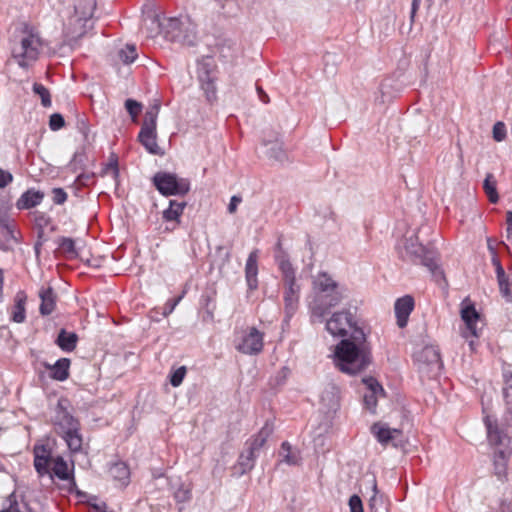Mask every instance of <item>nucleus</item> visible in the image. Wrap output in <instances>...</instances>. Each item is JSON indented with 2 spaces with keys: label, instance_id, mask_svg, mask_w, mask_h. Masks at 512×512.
Wrapping results in <instances>:
<instances>
[{
  "label": "nucleus",
  "instance_id": "obj_53",
  "mask_svg": "<svg viewBox=\"0 0 512 512\" xmlns=\"http://www.w3.org/2000/svg\"><path fill=\"white\" fill-rule=\"evenodd\" d=\"M76 129L81 133L85 140L88 139L89 125L84 116H78L76 119Z\"/></svg>",
  "mask_w": 512,
  "mask_h": 512
},
{
  "label": "nucleus",
  "instance_id": "obj_16",
  "mask_svg": "<svg viewBox=\"0 0 512 512\" xmlns=\"http://www.w3.org/2000/svg\"><path fill=\"white\" fill-rule=\"evenodd\" d=\"M187 203L185 201L169 200L168 207L162 212V219L168 223L165 231L172 232L181 223V217Z\"/></svg>",
  "mask_w": 512,
  "mask_h": 512
},
{
  "label": "nucleus",
  "instance_id": "obj_35",
  "mask_svg": "<svg viewBox=\"0 0 512 512\" xmlns=\"http://www.w3.org/2000/svg\"><path fill=\"white\" fill-rule=\"evenodd\" d=\"M200 304L205 310L207 316L212 319L216 309L215 292H205L202 294Z\"/></svg>",
  "mask_w": 512,
  "mask_h": 512
},
{
  "label": "nucleus",
  "instance_id": "obj_12",
  "mask_svg": "<svg viewBox=\"0 0 512 512\" xmlns=\"http://www.w3.org/2000/svg\"><path fill=\"white\" fill-rule=\"evenodd\" d=\"M362 329L358 326L354 314L349 310L335 312L326 322V330L333 336L345 338L348 330Z\"/></svg>",
  "mask_w": 512,
  "mask_h": 512
},
{
  "label": "nucleus",
  "instance_id": "obj_18",
  "mask_svg": "<svg viewBox=\"0 0 512 512\" xmlns=\"http://www.w3.org/2000/svg\"><path fill=\"white\" fill-rule=\"evenodd\" d=\"M414 306V298L411 295H405L396 300L394 311L399 328H404L407 326L409 316L413 311Z\"/></svg>",
  "mask_w": 512,
  "mask_h": 512
},
{
  "label": "nucleus",
  "instance_id": "obj_39",
  "mask_svg": "<svg viewBox=\"0 0 512 512\" xmlns=\"http://www.w3.org/2000/svg\"><path fill=\"white\" fill-rule=\"evenodd\" d=\"M0 228L6 238L16 240L13 221L6 214H0Z\"/></svg>",
  "mask_w": 512,
  "mask_h": 512
},
{
  "label": "nucleus",
  "instance_id": "obj_20",
  "mask_svg": "<svg viewBox=\"0 0 512 512\" xmlns=\"http://www.w3.org/2000/svg\"><path fill=\"white\" fill-rule=\"evenodd\" d=\"M258 253L257 249L251 251L245 264V280L249 292L258 288Z\"/></svg>",
  "mask_w": 512,
  "mask_h": 512
},
{
  "label": "nucleus",
  "instance_id": "obj_19",
  "mask_svg": "<svg viewBox=\"0 0 512 512\" xmlns=\"http://www.w3.org/2000/svg\"><path fill=\"white\" fill-rule=\"evenodd\" d=\"M340 388L329 383L321 394V404L326 409L327 414H335L340 409Z\"/></svg>",
  "mask_w": 512,
  "mask_h": 512
},
{
  "label": "nucleus",
  "instance_id": "obj_52",
  "mask_svg": "<svg viewBox=\"0 0 512 512\" xmlns=\"http://www.w3.org/2000/svg\"><path fill=\"white\" fill-rule=\"evenodd\" d=\"M493 138L494 140L500 142L506 137V127L503 122H496L493 126Z\"/></svg>",
  "mask_w": 512,
  "mask_h": 512
},
{
  "label": "nucleus",
  "instance_id": "obj_3",
  "mask_svg": "<svg viewBox=\"0 0 512 512\" xmlns=\"http://www.w3.org/2000/svg\"><path fill=\"white\" fill-rule=\"evenodd\" d=\"M317 293L310 304L312 321L322 322L331 308L337 306L345 297L346 288L340 286L332 277L321 272L314 280Z\"/></svg>",
  "mask_w": 512,
  "mask_h": 512
},
{
  "label": "nucleus",
  "instance_id": "obj_11",
  "mask_svg": "<svg viewBox=\"0 0 512 512\" xmlns=\"http://www.w3.org/2000/svg\"><path fill=\"white\" fill-rule=\"evenodd\" d=\"M41 44L39 36L28 33L21 39L20 44L13 48L12 57L20 67L28 68L38 59Z\"/></svg>",
  "mask_w": 512,
  "mask_h": 512
},
{
  "label": "nucleus",
  "instance_id": "obj_25",
  "mask_svg": "<svg viewBox=\"0 0 512 512\" xmlns=\"http://www.w3.org/2000/svg\"><path fill=\"white\" fill-rule=\"evenodd\" d=\"M39 297L41 299L39 312L42 316H48L56 308L57 295L52 287H42L39 291Z\"/></svg>",
  "mask_w": 512,
  "mask_h": 512
},
{
  "label": "nucleus",
  "instance_id": "obj_28",
  "mask_svg": "<svg viewBox=\"0 0 512 512\" xmlns=\"http://www.w3.org/2000/svg\"><path fill=\"white\" fill-rule=\"evenodd\" d=\"M273 431V423L267 421L261 430L253 437V439L246 442L247 447L259 454L260 449L264 446L265 442L273 433Z\"/></svg>",
  "mask_w": 512,
  "mask_h": 512
},
{
  "label": "nucleus",
  "instance_id": "obj_40",
  "mask_svg": "<svg viewBox=\"0 0 512 512\" xmlns=\"http://www.w3.org/2000/svg\"><path fill=\"white\" fill-rule=\"evenodd\" d=\"M118 56L124 64H130L137 58L136 47L134 45L127 44L125 48L118 52Z\"/></svg>",
  "mask_w": 512,
  "mask_h": 512
},
{
  "label": "nucleus",
  "instance_id": "obj_37",
  "mask_svg": "<svg viewBox=\"0 0 512 512\" xmlns=\"http://www.w3.org/2000/svg\"><path fill=\"white\" fill-rule=\"evenodd\" d=\"M373 496L369 500V511L370 512H387V509L383 505V500L381 497L377 496V483L376 480L373 479Z\"/></svg>",
  "mask_w": 512,
  "mask_h": 512
},
{
  "label": "nucleus",
  "instance_id": "obj_63",
  "mask_svg": "<svg viewBox=\"0 0 512 512\" xmlns=\"http://www.w3.org/2000/svg\"><path fill=\"white\" fill-rule=\"evenodd\" d=\"M504 387L503 390H512V372H506L503 374Z\"/></svg>",
  "mask_w": 512,
  "mask_h": 512
},
{
  "label": "nucleus",
  "instance_id": "obj_32",
  "mask_svg": "<svg viewBox=\"0 0 512 512\" xmlns=\"http://www.w3.org/2000/svg\"><path fill=\"white\" fill-rule=\"evenodd\" d=\"M26 296L20 292L15 297V304L12 308L11 319L16 323H22L26 318L25 310Z\"/></svg>",
  "mask_w": 512,
  "mask_h": 512
},
{
  "label": "nucleus",
  "instance_id": "obj_15",
  "mask_svg": "<svg viewBox=\"0 0 512 512\" xmlns=\"http://www.w3.org/2000/svg\"><path fill=\"white\" fill-rule=\"evenodd\" d=\"M461 318L465 323L466 331L463 332L464 337L473 336L479 337V332L477 328V322L480 319V314L476 310L475 306L471 302H467L466 300L462 302L461 307Z\"/></svg>",
  "mask_w": 512,
  "mask_h": 512
},
{
  "label": "nucleus",
  "instance_id": "obj_9",
  "mask_svg": "<svg viewBox=\"0 0 512 512\" xmlns=\"http://www.w3.org/2000/svg\"><path fill=\"white\" fill-rule=\"evenodd\" d=\"M159 110L160 105L155 104L146 111L138 134L139 142L153 155L163 154V151L157 144L156 124Z\"/></svg>",
  "mask_w": 512,
  "mask_h": 512
},
{
  "label": "nucleus",
  "instance_id": "obj_17",
  "mask_svg": "<svg viewBox=\"0 0 512 512\" xmlns=\"http://www.w3.org/2000/svg\"><path fill=\"white\" fill-rule=\"evenodd\" d=\"M285 285L284 303L287 317H292L298 307L299 286L296 285V277L283 278Z\"/></svg>",
  "mask_w": 512,
  "mask_h": 512
},
{
  "label": "nucleus",
  "instance_id": "obj_23",
  "mask_svg": "<svg viewBox=\"0 0 512 512\" xmlns=\"http://www.w3.org/2000/svg\"><path fill=\"white\" fill-rule=\"evenodd\" d=\"M274 259L283 278H291L292 275H295V269L289 260V255L282 247L281 238L278 239L275 245Z\"/></svg>",
  "mask_w": 512,
  "mask_h": 512
},
{
  "label": "nucleus",
  "instance_id": "obj_46",
  "mask_svg": "<svg viewBox=\"0 0 512 512\" xmlns=\"http://www.w3.org/2000/svg\"><path fill=\"white\" fill-rule=\"evenodd\" d=\"M363 382L367 385L369 393L385 395V391L381 384L373 377L364 378Z\"/></svg>",
  "mask_w": 512,
  "mask_h": 512
},
{
  "label": "nucleus",
  "instance_id": "obj_62",
  "mask_svg": "<svg viewBox=\"0 0 512 512\" xmlns=\"http://www.w3.org/2000/svg\"><path fill=\"white\" fill-rule=\"evenodd\" d=\"M284 461L289 465H297L299 462V457L296 454L290 452L284 456Z\"/></svg>",
  "mask_w": 512,
  "mask_h": 512
},
{
  "label": "nucleus",
  "instance_id": "obj_34",
  "mask_svg": "<svg viewBox=\"0 0 512 512\" xmlns=\"http://www.w3.org/2000/svg\"><path fill=\"white\" fill-rule=\"evenodd\" d=\"M268 145V143H265ZM266 155L275 161H278L280 163H283L287 159V154L285 150L283 149L282 143L276 141V142H269V147L266 151Z\"/></svg>",
  "mask_w": 512,
  "mask_h": 512
},
{
  "label": "nucleus",
  "instance_id": "obj_31",
  "mask_svg": "<svg viewBox=\"0 0 512 512\" xmlns=\"http://www.w3.org/2000/svg\"><path fill=\"white\" fill-rule=\"evenodd\" d=\"M53 474L63 481H70L73 486H76L73 475L68 470L67 462L63 457L57 456L53 461L52 467Z\"/></svg>",
  "mask_w": 512,
  "mask_h": 512
},
{
  "label": "nucleus",
  "instance_id": "obj_21",
  "mask_svg": "<svg viewBox=\"0 0 512 512\" xmlns=\"http://www.w3.org/2000/svg\"><path fill=\"white\" fill-rule=\"evenodd\" d=\"M46 370L50 371V378L56 381H65L70 376L71 360L69 358H60L54 364L42 362Z\"/></svg>",
  "mask_w": 512,
  "mask_h": 512
},
{
  "label": "nucleus",
  "instance_id": "obj_33",
  "mask_svg": "<svg viewBox=\"0 0 512 512\" xmlns=\"http://www.w3.org/2000/svg\"><path fill=\"white\" fill-rule=\"evenodd\" d=\"M497 181L492 173H487L483 182V189L489 199V201L493 204L497 203L499 200V195L497 192Z\"/></svg>",
  "mask_w": 512,
  "mask_h": 512
},
{
  "label": "nucleus",
  "instance_id": "obj_8",
  "mask_svg": "<svg viewBox=\"0 0 512 512\" xmlns=\"http://www.w3.org/2000/svg\"><path fill=\"white\" fill-rule=\"evenodd\" d=\"M155 189L165 197L185 196L190 191V181L179 177L176 173L158 171L151 178Z\"/></svg>",
  "mask_w": 512,
  "mask_h": 512
},
{
  "label": "nucleus",
  "instance_id": "obj_10",
  "mask_svg": "<svg viewBox=\"0 0 512 512\" xmlns=\"http://www.w3.org/2000/svg\"><path fill=\"white\" fill-rule=\"evenodd\" d=\"M419 373L428 379L436 378L443 368L440 350L437 346L426 345L415 353Z\"/></svg>",
  "mask_w": 512,
  "mask_h": 512
},
{
  "label": "nucleus",
  "instance_id": "obj_42",
  "mask_svg": "<svg viewBox=\"0 0 512 512\" xmlns=\"http://www.w3.org/2000/svg\"><path fill=\"white\" fill-rule=\"evenodd\" d=\"M497 282L501 295L506 299V301L511 302L512 293L510 291L511 282L509 277L505 274L504 277H498Z\"/></svg>",
  "mask_w": 512,
  "mask_h": 512
},
{
  "label": "nucleus",
  "instance_id": "obj_58",
  "mask_svg": "<svg viewBox=\"0 0 512 512\" xmlns=\"http://www.w3.org/2000/svg\"><path fill=\"white\" fill-rule=\"evenodd\" d=\"M94 173H81L77 176L76 182L81 186H89L94 183Z\"/></svg>",
  "mask_w": 512,
  "mask_h": 512
},
{
  "label": "nucleus",
  "instance_id": "obj_5",
  "mask_svg": "<svg viewBox=\"0 0 512 512\" xmlns=\"http://www.w3.org/2000/svg\"><path fill=\"white\" fill-rule=\"evenodd\" d=\"M69 400L60 398L55 409L54 424L57 433L64 439L71 453L82 451L83 437L80 421L68 410Z\"/></svg>",
  "mask_w": 512,
  "mask_h": 512
},
{
  "label": "nucleus",
  "instance_id": "obj_47",
  "mask_svg": "<svg viewBox=\"0 0 512 512\" xmlns=\"http://www.w3.org/2000/svg\"><path fill=\"white\" fill-rule=\"evenodd\" d=\"M186 367L181 366L173 371L170 375V383L173 387H178L182 382L186 375Z\"/></svg>",
  "mask_w": 512,
  "mask_h": 512
},
{
  "label": "nucleus",
  "instance_id": "obj_45",
  "mask_svg": "<svg viewBox=\"0 0 512 512\" xmlns=\"http://www.w3.org/2000/svg\"><path fill=\"white\" fill-rule=\"evenodd\" d=\"M6 504L7 506H5L0 512H22L15 492L8 495L6 498Z\"/></svg>",
  "mask_w": 512,
  "mask_h": 512
},
{
  "label": "nucleus",
  "instance_id": "obj_59",
  "mask_svg": "<svg viewBox=\"0 0 512 512\" xmlns=\"http://www.w3.org/2000/svg\"><path fill=\"white\" fill-rule=\"evenodd\" d=\"M109 170L112 171L113 178L117 180L119 177V167H118V160L116 156H113L110 159V162L105 166L104 173H107Z\"/></svg>",
  "mask_w": 512,
  "mask_h": 512
},
{
  "label": "nucleus",
  "instance_id": "obj_57",
  "mask_svg": "<svg viewBox=\"0 0 512 512\" xmlns=\"http://www.w3.org/2000/svg\"><path fill=\"white\" fill-rule=\"evenodd\" d=\"M182 297H183V295H180L178 297L171 298V299L167 300V302L165 303L164 308H163V315L165 317L174 311L175 307L179 304Z\"/></svg>",
  "mask_w": 512,
  "mask_h": 512
},
{
  "label": "nucleus",
  "instance_id": "obj_24",
  "mask_svg": "<svg viewBox=\"0 0 512 512\" xmlns=\"http://www.w3.org/2000/svg\"><path fill=\"white\" fill-rule=\"evenodd\" d=\"M51 462V451L46 445H35L34 447V467L40 476L49 474V465Z\"/></svg>",
  "mask_w": 512,
  "mask_h": 512
},
{
  "label": "nucleus",
  "instance_id": "obj_41",
  "mask_svg": "<svg viewBox=\"0 0 512 512\" xmlns=\"http://www.w3.org/2000/svg\"><path fill=\"white\" fill-rule=\"evenodd\" d=\"M124 106L128 114L131 116L132 121L135 122L142 111V104L137 100L129 98L125 101Z\"/></svg>",
  "mask_w": 512,
  "mask_h": 512
},
{
  "label": "nucleus",
  "instance_id": "obj_61",
  "mask_svg": "<svg viewBox=\"0 0 512 512\" xmlns=\"http://www.w3.org/2000/svg\"><path fill=\"white\" fill-rule=\"evenodd\" d=\"M241 201H242V198L240 196H237V195L232 196L231 199H230V203L228 205V208H227L228 212L230 214L235 213L236 210H237V206H238V204Z\"/></svg>",
  "mask_w": 512,
  "mask_h": 512
},
{
  "label": "nucleus",
  "instance_id": "obj_38",
  "mask_svg": "<svg viewBox=\"0 0 512 512\" xmlns=\"http://www.w3.org/2000/svg\"><path fill=\"white\" fill-rule=\"evenodd\" d=\"M33 92L41 98V104L44 107H50L52 104L51 95L43 84L35 82L32 87Z\"/></svg>",
  "mask_w": 512,
  "mask_h": 512
},
{
  "label": "nucleus",
  "instance_id": "obj_7",
  "mask_svg": "<svg viewBox=\"0 0 512 512\" xmlns=\"http://www.w3.org/2000/svg\"><path fill=\"white\" fill-rule=\"evenodd\" d=\"M96 0H76L75 18L71 20L70 25L75 29L71 31L69 28L66 31V38L69 45H74L81 39L89 29L92 28L91 19L96 9Z\"/></svg>",
  "mask_w": 512,
  "mask_h": 512
},
{
  "label": "nucleus",
  "instance_id": "obj_14",
  "mask_svg": "<svg viewBox=\"0 0 512 512\" xmlns=\"http://www.w3.org/2000/svg\"><path fill=\"white\" fill-rule=\"evenodd\" d=\"M236 349L248 355L260 353L263 349V334L255 327L250 328L249 333L236 345Z\"/></svg>",
  "mask_w": 512,
  "mask_h": 512
},
{
  "label": "nucleus",
  "instance_id": "obj_4",
  "mask_svg": "<svg viewBox=\"0 0 512 512\" xmlns=\"http://www.w3.org/2000/svg\"><path fill=\"white\" fill-rule=\"evenodd\" d=\"M155 26L151 29V34L162 33L164 38L173 43L193 46L196 43L197 33L196 25L189 16L180 15L178 17H153L150 19Z\"/></svg>",
  "mask_w": 512,
  "mask_h": 512
},
{
  "label": "nucleus",
  "instance_id": "obj_30",
  "mask_svg": "<svg viewBox=\"0 0 512 512\" xmlns=\"http://www.w3.org/2000/svg\"><path fill=\"white\" fill-rule=\"evenodd\" d=\"M258 456V453L247 447L238 458L237 467H239L240 470L239 474L243 475L251 471L254 468Z\"/></svg>",
  "mask_w": 512,
  "mask_h": 512
},
{
  "label": "nucleus",
  "instance_id": "obj_64",
  "mask_svg": "<svg viewBox=\"0 0 512 512\" xmlns=\"http://www.w3.org/2000/svg\"><path fill=\"white\" fill-rule=\"evenodd\" d=\"M506 224H507V237L510 238L512 235V211L506 212Z\"/></svg>",
  "mask_w": 512,
  "mask_h": 512
},
{
  "label": "nucleus",
  "instance_id": "obj_29",
  "mask_svg": "<svg viewBox=\"0 0 512 512\" xmlns=\"http://www.w3.org/2000/svg\"><path fill=\"white\" fill-rule=\"evenodd\" d=\"M109 475L121 485H128L130 479V470L123 461H116L109 467Z\"/></svg>",
  "mask_w": 512,
  "mask_h": 512
},
{
  "label": "nucleus",
  "instance_id": "obj_22",
  "mask_svg": "<svg viewBox=\"0 0 512 512\" xmlns=\"http://www.w3.org/2000/svg\"><path fill=\"white\" fill-rule=\"evenodd\" d=\"M371 432L376 437L377 441L384 446L390 443L394 447H398L400 445V443L397 441V436L401 435L402 432L398 429H390L389 427L381 426L379 423H375L371 427Z\"/></svg>",
  "mask_w": 512,
  "mask_h": 512
},
{
  "label": "nucleus",
  "instance_id": "obj_27",
  "mask_svg": "<svg viewBox=\"0 0 512 512\" xmlns=\"http://www.w3.org/2000/svg\"><path fill=\"white\" fill-rule=\"evenodd\" d=\"M78 340V335L75 332H68L62 328L58 332L55 344L64 352H72L76 349Z\"/></svg>",
  "mask_w": 512,
  "mask_h": 512
},
{
  "label": "nucleus",
  "instance_id": "obj_50",
  "mask_svg": "<svg viewBox=\"0 0 512 512\" xmlns=\"http://www.w3.org/2000/svg\"><path fill=\"white\" fill-rule=\"evenodd\" d=\"M191 490L183 486L174 492V499L177 503H185L191 499Z\"/></svg>",
  "mask_w": 512,
  "mask_h": 512
},
{
  "label": "nucleus",
  "instance_id": "obj_36",
  "mask_svg": "<svg viewBox=\"0 0 512 512\" xmlns=\"http://www.w3.org/2000/svg\"><path fill=\"white\" fill-rule=\"evenodd\" d=\"M57 244L62 252L68 255L70 258H75L78 256V252L75 247V241L70 237H59L57 240Z\"/></svg>",
  "mask_w": 512,
  "mask_h": 512
},
{
  "label": "nucleus",
  "instance_id": "obj_48",
  "mask_svg": "<svg viewBox=\"0 0 512 512\" xmlns=\"http://www.w3.org/2000/svg\"><path fill=\"white\" fill-rule=\"evenodd\" d=\"M65 126V119L60 113H53L49 118V128L58 131Z\"/></svg>",
  "mask_w": 512,
  "mask_h": 512
},
{
  "label": "nucleus",
  "instance_id": "obj_13",
  "mask_svg": "<svg viewBox=\"0 0 512 512\" xmlns=\"http://www.w3.org/2000/svg\"><path fill=\"white\" fill-rule=\"evenodd\" d=\"M198 79L207 101L210 103L215 101L217 99V89L215 85L216 77L210 59L200 64L198 69Z\"/></svg>",
  "mask_w": 512,
  "mask_h": 512
},
{
  "label": "nucleus",
  "instance_id": "obj_55",
  "mask_svg": "<svg viewBox=\"0 0 512 512\" xmlns=\"http://www.w3.org/2000/svg\"><path fill=\"white\" fill-rule=\"evenodd\" d=\"M348 505L350 507V512H364L362 500L356 494H353L349 498Z\"/></svg>",
  "mask_w": 512,
  "mask_h": 512
},
{
  "label": "nucleus",
  "instance_id": "obj_2",
  "mask_svg": "<svg viewBox=\"0 0 512 512\" xmlns=\"http://www.w3.org/2000/svg\"><path fill=\"white\" fill-rule=\"evenodd\" d=\"M483 422L487 432V440L493 448V474L501 482L507 481L508 462L512 456L511 438L503 429L496 417L486 415Z\"/></svg>",
  "mask_w": 512,
  "mask_h": 512
},
{
  "label": "nucleus",
  "instance_id": "obj_6",
  "mask_svg": "<svg viewBox=\"0 0 512 512\" xmlns=\"http://www.w3.org/2000/svg\"><path fill=\"white\" fill-rule=\"evenodd\" d=\"M404 261L420 264L428 269L436 281L444 279V272L439 265L438 252L418 242L417 236L406 238L404 247L399 252Z\"/></svg>",
  "mask_w": 512,
  "mask_h": 512
},
{
  "label": "nucleus",
  "instance_id": "obj_51",
  "mask_svg": "<svg viewBox=\"0 0 512 512\" xmlns=\"http://www.w3.org/2000/svg\"><path fill=\"white\" fill-rule=\"evenodd\" d=\"M379 394L366 393L363 397V403L367 410L374 413L377 406V397Z\"/></svg>",
  "mask_w": 512,
  "mask_h": 512
},
{
  "label": "nucleus",
  "instance_id": "obj_56",
  "mask_svg": "<svg viewBox=\"0 0 512 512\" xmlns=\"http://www.w3.org/2000/svg\"><path fill=\"white\" fill-rule=\"evenodd\" d=\"M160 17L159 15L157 14H152V15H147L144 19H143V24H142V27H141V30L143 32H146L147 33V36L148 37H155L156 35H158L159 33H153L151 34V29H153L155 26L151 23L150 19L153 18V17Z\"/></svg>",
  "mask_w": 512,
  "mask_h": 512
},
{
  "label": "nucleus",
  "instance_id": "obj_26",
  "mask_svg": "<svg viewBox=\"0 0 512 512\" xmlns=\"http://www.w3.org/2000/svg\"><path fill=\"white\" fill-rule=\"evenodd\" d=\"M44 198V193L34 189L25 191L16 202V207L19 210H27L39 205Z\"/></svg>",
  "mask_w": 512,
  "mask_h": 512
},
{
  "label": "nucleus",
  "instance_id": "obj_1",
  "mask_svg": "<svg viewBox=\"0 0 512 512\" xmlns=\"http://www.w3.org/2000/svg\"><path fill=\"white\" fill-rule=\"evenodd\" d=\"M336 367L350 376L363 372L372 362V347L363 329H354L342 338L334 351Z\"/></svg>",
  "mask_w": 512,
  "mask_h": 512
},
{
  "label": "nucleus",
  "instance_id": "obj_54",
  "mask_svg": "<svg viewBox=\"0 0 512 512\" xmlns=\"http://www.w3.org/2000/svg\"><path fill=\"white\" fill-rule=\"evenodd\" d=\"M52 200L54 202V204H57V205H62L66 202L67 200V193L65 192V190L63 188H54L52 190Z\"/></svg>",
  "mask_w": 512,
  "mask_h": 512
},
{
  "label": "nucleus",
  "instance_id": "obj_60",
  "mask_svg": "<svg viewBox=\"0 0 512 512\" xmlns=\"http://www.w3.org/2000/svg\"><path fill=\"white\" fill-rule=\"evenodd\" d=\"M13 181V175L6 170L0 168V188H5Z\"/></svg>",
  "mask_w": 512,
  "mask_h": 512
},
{
  "label": "nucleus",
  "instance_id": "obj_49",
  "mask_svg": "<svg viewBox=\"0 0 512 512\" xmlns=\"http://www.w3.org/2000/svg\"><path fill=\"white\" fill-rule=\"evenodd\" d=\"M34 222L36 228L44 229L51 223V218L44 212H34Z\"/></svg>",
  "mask_w": 512,
  "mask_h": 512
},
{
  "label": "nucleus",
  "instance_id": "obj_44",
  "mask_svg": "<svg viewBox=\"0 0 512 512\" xmlns=\"http://www.w3.org/2000/svg\"><path fill=\"white\" fill-rule=\"evenodd\" d=\"M86 160V154L84 149L78 150L74 153L73 158L69 163V167L73 172H76L78 169H82Z\"/></svg>",
  "mask_w": 512,
  "mask_h": 512
},
{
  "label": "nucleus",
  "instance_id": "obj_43",
  "mask_svg": "<svg viewBox=\"0 0 512 512\" xmlns=\"http://www.w3.org/2000/svg\"><path fill=\"white\" fill-rule=\"evenodd\" d=\"M502 394L505 402L503 421L508 424L512 420V390H502Z\"/></svg>",
  "mask_w": 512,
  "mask_h": 512
}]
</instances>
